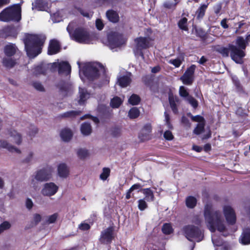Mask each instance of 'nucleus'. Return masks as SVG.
Returning <instances> with one entry per match:
<instances>
[{"label": "nucleus", "mask_w": 250, "mask_h": 250, "mask_svg": "<svg viewBox=\"0 0 250 250\" xmlns=\"http://www.w3.org/2000/svg\"><path fill=\"white\" fill-rule=\"evenodd\" d=\"M77 63L80 68V77L83 81H85V78L91 81L100 79L104 83H108L109 78L105 69L100 63L96 62H86L82 63V65L79 62Z\"/></svg>", "instance_id": "f257e3e1"}, {"label": "nucleus", "mask_w": 250, "mask_h": 250, "mask_svg": "<svg viewBox=\"0 0 250 250\" xmlns=\"http://www.w3.org/2000/svg\"><path fill=\"white\" fill-rule=\"evenodd\" d=\"M204 217L207 226L212 233H215L216 230L223 232L226 229L225 222L221 212L213 210L210 204H207L205 207Z\"/></svg>", "instance_id": "f03ea898"}, {"label": "nucleus", "mask_w": 250, "mask_h": 250, "mask_svg": "<svg viewBox=\"0 0 250 250\" xmlns=\"http://www.w3.org/2000/svg\"><path fill=\"white\" fill-rule=\"evenodd\" d=\"M43 35L27 34L24 40L25 48L28 56L34 58L41 53L42 47L45 41Z\"/></svg>", "instance_id": "7ed1b4c3"}, {"label": "nucleus", "mask_w": 250, "mask_h": 250, "mask_svg": "<svg viewBox=\"0 0 250 250\" xmlns=\"http://www.w3.org/2000/svg\"><path fill=\"white\" fill-rule=\"evenodd\" d=\"M76 26V23L75 22H70L67 27V30L69 33L70 37L78 42L81 43L88 44L91 43L93 40V37L92 35L83 28H77L73 31Z\"/></svg>", "instance_id": "20e7f679"}, {"label": "nucleus", "mask_w": 250, "mask_h": 250, "mask_svg": "<svg viewBox=\"0 0 250 250\" xmlns=\"http://www.w3.org/2000/svg\"><path fill=\"white\" fill-rule=\"evenodd\" d=\"M216 50L224 57H229L230 53L231 59L236 63L242 64L243 62L242 59L245 56V52L233 44H229L228 47L218 46L216 48Z\"/></svg>", "instance_id": "39448f33"}, {"label": "nucleus", "mask_w": 250, "mask_h": 250, "mask_svg": "<svg viewBox=\"0 0 250 250\" xmlns=\"http://www.w3.org/2000/svg\"><path fill=\"white\" fill-rule=\"evenodd\" d=\"M182 232L186 238L191 242H199L204 237L201 229L192 225L184 226L182 229Z\"/></svg>", "instance_id": "423d86ee"}, {"label": "nucleus", "mask_w": 250, "mask_h": 250, "mask_svg": "<svg viewBox=\"0 0 250 250\" xmlns=\"http://www.w3.org/2000/svg\"><path fill=\"white\" fill-rule=\"evenodd\" d=\"M54 168L51 166H47L38 171L35 173L34 178L31 180V185L35 187L36 183L35 180L39 182H43L49 180L52 175Z\"/></svg>", "instance_id": "0eeeda50"}, {"label": "nucleus", "mask_w": 250, "mask_h": 250, "mask_svg": "<svg viewBox=\"0 0 250 250\" xmlns=\"http://www.w3.org/2000/svg\"><path fill=\"white\" fill-rule=\"evenodd\" d=\"M123 35L117 32H111L107 35V41L104 43L111 50H116L124 44Z\"/></svg>", "instance_id": "6e6552de"}, {"label": "nucleus", "mask_w": 250, "mask_h": 250, "mask_svg": "<svg viewBox=\"0 0 250 250\" xmlns=\"http://www.w3.org/2000/svg\"><path fill=\"white\" fill-rule=\"evenodd\" d=\"M136 46L134 53L136 57L141 56L144 58L142 50L148 48L150 46V39L147 37H139L135 39Z\"/></svg>", "instance_id": "1a4fd4ad"}, {"label": "nucleus", "mask_w": 250, "mask_h": 250, "mask_svg": "<svg viewBox=\"0 0 250 250\" xmlns=\"http://www.w3.org/2000/svg\"><path fill=\"white\" fill-rule=\"evenodd\" d=\"M59 187L53 182L46 183L43 185L41 190L44 196L50 197L54 195L58 191Z\"/></svg>", "instance_id": "9d476101"}, {"label": "nucleus", "mask_w": 250, "mask_h": 250, "mask_svg": "<svg viewBox=\"0 0 250 250\" xmlns=\"http://www.w3.org/2000/svg\"><path fill=\"white\" fill-rule=\"evenodd\" d=\"M223 212L228 224L233 225L235 223L236 220V214L231 207L229 205L224 206Z\"/></svg>", "instance_id": "9b49d317"}, {"label": "nucleus", "mask_w": 250, "mask_h": 250, "mask_svg": "<svg viewBox=\"0 0 250 250\" xmlns=\"http://www.w3.org/2000/svg\"><path fill=\"white\" fill-rule=\"evenodd\" d=\"M195 68V65H191L187 69L184 75L181 77L180 79L184 84L186 85L191 84L193 81V74Z\"/></svg>", "instance_id": "f8f14e48"}, {"label": "nucleus", "mask_w": 250, "mask_h": 250, "mask_svg": "<svg viewBox=\"0 0 250 250\" xmlns=\"http://www.w3.org/2000/svg\"><path fill=\"white\" fill-rule=\"evenodd\" d=\"M8 14L11 17V21H19L21 19V8L19 5H15L5 8Z\"/></svg>", "instance_id": "ddd939ff"}, {"label": "nucleus", "mask_w": 250, "mask_h": 250, "mask_svg": "<svg viewBox=\"0 0 250 250\" xmlns=\"http://www.w3.org/2000/svg\"><path fill=\"white\" fill-rule=\"evenodd\" d=\"M114 229L109 227L103 230L101 235L100 241L103 243H109L114 238Z\"/></svg>", "instance_id": "4468645a"}, {"label": "nucleus", "mask_w": 250, "mask_h": 250, "mask_svg": "<svg viewBox=\"0 0 250 250\" xmlns=\"http://www.w3.org/2000/svg\"><path fill=\"white\" fill-rule=\"evenodd\" d=\"M55 66L58 67L59 73L60 75H64L66 76L70 75L71 72V66L66 62H56L53 63Z\"/></svg>", "instance_id": "2eb2a0df"}, {"label": "nucleus", "mask_w": 250, "mask_h": 250, "mask_svg": "<svg viewBox=\"0 0 250 250\" xmlns=\"http://www.w3.org/2000/svg\"><path fill=\"white\" fill-rule=\"evenodd\" d=\"M152 127L150 124L145 125L139 134V138L141 141L150 139Z\"/></svg>", "instance_id": "dca6fc26"}, {"label": "nucleus", "mask_w": 250, "mask_h": 250, "mask_svg": "<svg viewBox=\"0 0 250 250\" xmlns=\"http://www.w3.org/2000/svg\"><path fill=\"white\" fill-rule=\"evenodd\" d=\"M212 242L215 247V250H229L230 246L228 244H223L222 241L216 238L215 234H212Z\"/></svg>", "instance_id": "f3484780"}, {"label": "nucleus", "mask_w": 250, "mask_h": 250, "mask_svg": "<svg viewBox=\"0 0 250 250\" xmlns=\"http://www.w3.org/2000/svg\"><path fill=\"white\" fill-rule=\"evenodd\" d=\"M58 176L62 178H66L69 174V168L66 164L62 163L57 166Z\"/></svg>", "instance_id": "a211bd4d"}, {"label": "nucleus", "mask_w": 250, "mask_h": 250, "mask_svg": "<svg viewBox=\"0 0 250 250\" xmlns=\"http://www.w3.org/2000/svg\"><path fill=\"white\" fill-rule=\"evenodd\" d=\"M239 242L243 245L250 244V228H246L243 229L242 234L239 238Z\"/></svg>", "instance_id": "6ab92c4d"}, {"label": "nucleus", "mask_w": 250, "mask_h": 250, "mask_svg": "<svg viewBox=\"0 0 250 250\" xmlns=\"http://www.w3.org/2000/svg\"><path fill=\"white\" fill-rule=\"evenodd\" d=\"M48 2L46 0H35L32 3V8L40 11H47L48 9Z\"/></svg>", "instance_id": "aec40b11"}, {"label": "nucleus", "mask_w": 250, "mask_h": 250, "mask_svg": "<svg viewBox=\"0 0 250 250\" xmlns=\"http://www.w3.org/2000/svg\"><path fill=\"white\" fill-rule=\"evenodd\" d=\"M60 45L59 42L56 40L50 41L48 47V53L49 55H53L59 52Z\"/></svg>", "instance_id": "412c9836"}, {"label": "nucleus", "mask_w": 250, "mask_h": 250, "mask_svg": "<svg viewBox=\"0 0 250 250\" xmlns=\"http://www.w3.org/2000/svg\"><path fill=\"white\" fill-rule=\"evenodd\" d=\"M79 99L78 102L79 104L83 105L84 104L85 102L89 98V94L84 88H79Z\"/></svg>", "instance_id": "4be33fe9"}, {"label": "nucleus", "mask_w": 250, "mask_h": 250, "mask_svg": "<svg viewBox=\"0 0 250 250\" xmlns=\"http://www.w3.org/2000/svg\"><path fill=\"white\" fill-rule=\"evenodd\" d=\"M6 148L8 151L12 152H16L17 153H20L21 152L20 150L18 148L9 144L5 141L0 140V148Z\"/></svg>", "instance_id": "5701e85b"}, {"label": "nucleus", "mask_w": 250, "mask_h": 250, "mask_svg": "<svg viewBox=\"0 0 250 250\" xmlns=\"http://www.w3.org/2000/svg\"><path fill=\"white\" fill-rule=\"evenodd\" d=\"M73 136L71 130L68 128H64L62 129L60 133V136L64 142L69 141Z\"/></svg>", "instance_id": "b1692460"}, {"label": "nucleus", "mask_w": 250, "mask_h": 250, "mask_svg": "<svg viewBox=\"0 0 250 250\" xmlns=\"http://www.w3.org/2000/svg\"><path fill=\"white\" fill-rule=\"evenodd\" d=\"M17 63L16 60L12 56H5L2 60L3 65L8 68L13 67Z\"/></svg>", "instance_id": "393cba45"}, {"label": "nucleus", "mask_w": 250, "mask_h": 250, "mask_svg": "<svg viewBox=\"0 0 250 250\" xmlns=\"http://www.w3.org/2000/svg\"><path fill=\"white\" fill-rule=\"evenodd\" d=\"M106 15L108 20L112 22H117L119 20V16L118 13L112 10H108L106 13Z\"/></svg>", "instance_id": "a878e982"}, {"label": "nucleus", "mask_w": 250, "mask_h": 250, "mask_svg": "<svg viewBox=\"0 0 250 250\" xmlns=\"http://www.w3.org/2000/svg\"><path fill=\"white\" fill-rule=\"evenodd\" d=\"M17 49L16 46L14 44L9 43L6 45L4 48V53L6 56H12L16 52Z\"/></svg>", "instance_id": "bb28decb"}, {"label": "nucleus", "mask_w": 250, "mask_h": 250, "mask_svg": "<svg viewBox=\"0 0 250 250\" xmlns=\"http://www.w3.org/2000/svg\"><path fill=\"white\" fill-rule=\"evenodd\" d=\"M81 131L82 133L85 136L90 135L92 132L91 125L87 122H85L81 125Z\"/></svg>", "instance_id": "cd10ccee"}, {"label": "nucleus", "mask_w": 250, "mask_h": 250, "mask_svg": "<svg viewBox=\"0 0 250 250\" xmlns=\"http://www.w3.org/2000/svg\"><path fill=\"white\" fill-rule=\"evenodd\" d=\"M169 102L173 112L174 113H176L178 111V109L176 107V103L178 102V98L177 97H174L172 94H169Z\"/></svg>", "instance_id": "c85d7f7f"}, {"label": "nucleus", "mask_w": 250, "mask_h": 250, "mask_svg": "<svg viewBox=\"0 0 250 250\" xmlns=\"http://www.w3.org/2000/svg\"><path fill=\"white\" fill-rule=\"evenodd\" d=\"M11 140L17 145L21 144V137L16 131L13 130L10 132Z\"/></svg>", "instance_id": "c756f323"}, {"label": "nucleus", "mask_w": 250, "mask_h": 250, "mask_svg": "<svg viewBox=\"0 0 250 250\" xmlns=\"http://www.w3.org/2000/svg\"><path fill=\"white\" fill-rule=\"evenodd\" d=\"M143 194L145 195V200L147 202L153 201L154 200V195L152 191L149 188H145L142 190Z\"/></svg>", "instance_id": "7c9ffc66"}, {"label": "nucleus", "mask_w": 250, "mask_h": 250, "mask_svg": "<svg viewBox=\"0 0 250 250\" xmlns=\"http://www.w3.org/2000/svg\"><path fill=\"white\" fill-rule=\"evenodd\" d=\"M235 43L238 46L237 47L243 51L245 49L247 44H248L246 40L242 37H238L236 40Z\"/></svg>", "instance_id": "2f4dec72"}, {"label": "nucleus", "mask_w": 250, "mask_h": 250, "mask_svg": "<svg viewBox=\"0 0 250 250\" xmlns=\"http://www.w3.org/2000/svg\"><path fill=\"white\" fill-rule=\"evenodd\" d=\"M140 101V97L135 94H132L128 99V104L132 105H138Z\"/></svg>", "instance_id": "473e14b6"}, {"label": "nucleus", "mask_w": 250, "mask_h": 250, "mask_svg": "<svg viewBox=\"0 0 250 250\" xmlns=\"http://www.w3.org/2000/svg\"><path fill=\"white\" fill-rule=\"evenodd\" d=\"M77 155L81 159H84L89 156V152L85 148H80L77 150Z\"/></svg>", "instance_id": "72a5a7b5"}, {"label": "nucleus", "mask_w": 250, "mask_h": 250, "mask_svg": "<svg viewBox=\"0 0 250 250\" xmlns=\"http://www.w3.org/2000/svg\"><path fill=\"white\" fill-rule=\"evenodd\" d=\"M140 112L137 107H132L128 113V116L131 119H136L140 115Z\"/></svg>", "instance_id": "f704fd0d"}, {"label": "nucleus", "mask_w": 250, "mask_h": 250, "mask_svg": "<svg viewBox=\"0 0 250 250\" xmlns=\"http://www.w3.org/2000/svg\"><path fill=\"white\" fill-rule=\"evenodd\" d=\"M110 169L108 167H104L102 169V171L100 175V179L104 181L107 179L110 176Z\"/></svg>", "instance_id": "c9c22d12"}, {"label": "nucleus", "mask_w": 250, "mask_h": 250, "mask_svg": "<svg viewBox=\"0 0 250 250\" xmlns=\"http://www.w3.org/2000/svg\"><path fill=\"white\" fill-rule=\"evenodd\" d=\"M178 25L181 30L188 31V19L185 17L181 18L178 22Z\"/></svg>", "instance_id": "e433bc0d"}, {"label": "nucleus", "mask_w": 250, "mask_h": 250, "mask_svg": "<svg viewBox=\"0 0 250 250\" xmlns=\"http://www.w3.org/2000/svg\"><path fill=\"white\" fill-rule=\"evenodd\" d=\"M207 7L208 4H204L201 5L196 12L197 18L198 19H201L204 17Z\"/></svg>", "instance_id": "4c0bfd02"}, {"label": "nucleus", "mask_w": 250, "mask_h": 250, "mask_svg": "<svg viewBox=\"0 0 250 250\" xmlns=\"http://www.w3.org/2000/svg\"><path fill=\"white\" fill-rule=\"evenodd\" d=\"M7 9H4L0 13V21H11V17L8 14Z\"/></svg>", "instance_id": "58836bf2"}, {"label": "nucleus", "mask_w": 250, "mask_h": 250, "mask_svg": "<svg viewBox=\"0 0 250 250\" xmlns=\"http://www.w3.org/2000/svg\"><path fill=\"white\" fill-rule=\"evenodd\" d=\"M197 203L196 198L192 196H189L186 199V205L188 208H194Z\"/></svg>", "instance_id": "ea45409f"}, {"label": "nucleus", "mask_w": 250, "mask_h": 250, "mask_svg": "<svg viewBox=\"0 0 250 250\" xmlns=\"http://www.w3.org/2000/svg\"><path fill=\"white\" fill-rule=\"evenodd\" d=\"M59 217L58 213H55L52 215L48 216L45 220L46 223L47 224H53L56 222Z\"/></svg>", "instance_id": "a19ab883"}, {"label": "nucleus", "mask_w": 250, "mask_h": 250, "mask_svg": "<svg viewBox=\"0 0 250 250\" xmlns=\"http://www.w3.org/2000/svg\"><path fill=\"white\" fill-rule=\"evenodd\" d=\"M62 11H59L55 13H54L52 15H51V17L52 18V21L55 22H58L62 20Z\"/></svg>", "instance_id": "79ce46f5"}, {"label": "nucleus", "mask_w": 250, "mask_h": 250, "mask_svg": "<svg viewBox=\"0 0 250 250\" xmlns=\"http://www.w3.org/2000/svg\"><path fill=\"white\" fill-rule=\"evenodd\" d=\"M162 230L163 232L165 234H170L173 232L172 226L168 223L164 224Z\"/></svg>", "instance_id": "37998d69"}, {"label": "nucleus", "mask_w": 250, "mask_h": 250, "mask_svg": "<svg viewBox=\"0 0 250 250\" xmlns=\"http://www.w3.org/2000/svg\"><path fill=\"white\" fill-rule=\"evenodd\" d=\"M183 61V58L179 57L175 59H171L168 61V63L173 65L176 67H178L180 66Z\"/></svg>", "instance_id": "c03bdc74"}, {"label": "nucleus", "mask_w": 250, "mask_h": 250, "mask_svg": "<svg viewBox=\"0 0 250 250\" xmlns=\"http://www.w3.org/2000/svg\"><path fill=\"white\" fill-rule=\"evenodd\" d=\"M122 100L117 97L113 98L110 102V105L113 108H118L122 104Z\"/></svg>", "instance_id": "a18cd8bd"}, {"label": "nucleus", "mask_w": 250, "mask_h": 250, "mask_svg": "<svg viewBox=\"0 0 250 250\" xmlns=\"http://www.w3.org/2000/svg\"><path fill=\"white\" fill-rule=\"evenodd\" d=\"M45 72V68L42 65L36 67L33 71V73L36 76H38L40 74H44Z\"/></svg>", "instance_id": "49530a36"}, {"label": "nucleus", "mask_w": 250, "mask_h": 250, "mask_svg": "<svg viewBox=\"0 0 250 250\" xmlns=\"http://www.w3.org/2000/svg\"><path fill=\"white\" fill-rule=\"evenodd\" d=\"M205 124L204 123H198L193 130V133L196 135H199L204 130Z\"/></svg>", "instance_id": "de8ad7c7"}, {"label": "nucleus", "mask_w": 250, "mask_h": 250, "mask_svg": "<svg viewBox=\"0 0 250 250\" xmlns=\"http://www.w3.org/2000/svg\"><path fill=\"white\" fill-rule=\"evenodd\" d=\"M11 227V224L8 221H4L0 224V234L4 231L9 229Z\"/></svg>", "instance_id": "09e8293b"}, {"label": "nucleus", "mask_w": 250, "mask_h": 250, "mask_svg": "<svg viewBox=\"0 0 250 250\" xmlns=\"http://www.w3.org/2000/svg\"><path fill=\"white\" fill-rule=\"evenodd\" d=\"M142 186L139 184H136L133 185L128 190V192L126 194V199H129L131 197L130 193L134 190H138L141 188Z\"/></svg>", "instance_id": "8fccbe9b"}, {"label": "nucleus", "mask_w": 250, "mask_h": 250, "mask_svg": "<svg viewBox=\"0 0 250 250\" xmlns=\"http://www.w3.org/2000/svg\"><path fill=\"white\" fill-rule=\"evenodd\" d=\"M178 2L179 1L174 3L170 0H167L164 3V6L167 9H173L175 8Z\"/></svg>", "instance_id": "3c124183"}, {"label": "nucleus", "mask_w": 250, "mask_h": 250, "mask_svg": "<svg viewBox=\"0 0 250 250\" xmlns=\"http://www.w3.org/2000/svg\"><path fill=\"white\" fill-rule=\"evenodd\" d=\"M145 199H140L138 201V208L140 210H144L147 207V205Z\"/></svg>", "instance_id": "603ef678"}, {"label": "nucleus", "mask_w": 250, "mask_h": 250, "mask_svg": "<svg viewBox=\"0 0 250 250\" xmlns=\"http://www.w3.org/2000/svg\"><path fill=\"white\" fill-rule=\"evenodd\" d=\"M179 94L181 97H184L186 99L189 96L186 88L184 86H181L179 88Z\"/></svg>", "instance_id": "864d4df0"}, {"label": "nucleus", "mask_w": 250, "mask_h": 250, "mask_svg": "<svg viewBox=\"0 0 250 250\" xmlns=\"http://www.w3.org/2000/svg\"><path fill=\"white\" fill-rule=\"evenodd\" d=\"M35 158L33 152H30L27 154V156L24 159V162L25 163H31L35 161Z\"/></svg>", "instance_id": "5fc2aeb1"}, {"label": "nucleus", "mask_w": 250, "mask_h": 250, "mask_svg": "<svg viewBox=\"0 0 250 250\" xmlns=\"http://www.w3.org/2000/svg\"><path fill=\"white\" fill-rule=\"evenodd\" d=\"M191 118L192 121L198 122V123H204L205 124V121L204 118L200 115L197 116H191Z\"/></svg>", "instance_id": "6e6d98bb"}, {"label": "nucleus", "mask_w": 250, "mask_h": 250, "mask_svg": "<svg viewBox=\"0 0 250 250\" xmlns=\"http://www.w3.org/2000/svg\"><path fill=\"white\" fill-rule=\"evenodd\" d=\"M116 85H119L121 87H123V88L125 87V76H123L122 77L118 78Z\"/></svg>", "instance_id": "4d7b16f0"}, {"label": "nucleus", "mask_w": 250, "mask_h": 250, "mask_svg": "<svg viewBox=\"0 0 250 250\" xmlns=\"http://www.w3.org/2000/svg\"><path fill=\"white\" fill-rule=\"evenodd\" d=\"M194 108L198 106L197 101L192 97L189 96L186 99Z\"/></svg>", "instance_id": "13d9d810"}, {"label": "nucleus", "mask_w": 250, "mask_h": 250, "mask_svg": "<svg viewBox=\"0 0 250 250\" xmlns=\"http://www.w3.org/2000/svg\"><path fill=\"white\" fill-rule=\"evenodd\" d=\"M32 85L33 87L37 90L40 91H44V87L41 83L38 82H34L33 83Z\"/></svg>", "instance_id": "bf43d9fd"}, {"label": "nucleus", "mask_w": 250, "mask_h": 250, "mask_svg": "<svg viewBox=\"0 0 250 250\" xmlns=\"http://www.w3.org/2000/svg\"><path fill=\"white\" fill-rule=\"evenodd\" d=\"M42 219V216L40 214L36 213L33 215L32 221L35 225L39 223Z\"/></svg>", "instance_id": "052dcab7"}, {"label": "nucleus", "mask_w": 250, "mask_h": 250, "mask_svg": "<svg viewBox=\"0 0 250 250\" xmlns=\"http://www.w3.org/2000/svg\"><path fill=\"white\" fill-rule=\"evenodd\" d=\"M164 138L167 140H172L173 139V136L171 131L167 130L164 134Z\"/></svg>", "instance_id": "680f3d73"}, {"label": "nucleus", "mask_w": 250, "mask_h": 250, "mask_svg": "<svg viewBox=\"0 0 250 250\" xmlns=\"http://www.w3.org/2000/svg\"><path fill=\"white\" fill-rule=\"evenodd\" d=\"M96 26L97 29H98L99 30H101L102 29H103L104 26V24L101 19H98L96 20Z\"/></svg>", "instance_id": "e2e57ef3"}, {"label": "nucleus", "mask_w": 250, "mask_h": 250, "mask_svg": "<svg viewBox=\"0 0 250 250\" xmlns=\"http://www.w3.org/2000/svg\"><path fill=\"white\" fill-rule=\"evenodd\" d=\"M80 112L77 111H70L65 113V116L68 117H73L79 115Z\"/></svg>", "instance_id": "0e129e2a"}, {"label": "nucleus", "mask_w": 250, "mask_h": 250, "mask_svg": "<svg viewBox=\"0 0 250 250\" xmlns=\"http://www.w3.org/2000/svg\"><path fill=\"white\" fill-rule=\"evenodd\" d=\"M165 121L166 122V124L167 126L169 128H172V125H171L169 121V115L165 112Z\"/></svg>", "instance_id": "69168bd1"}, {"label": "nucleus", "mask_w": 250, "mask_h": 250, "mask_svg": "<svg viewBox=\"0 0 250 250\" xmlns=\"http://www.w3.org/2000/svg\"><path fill=\"white\" fill-rule=\"evenodd\" d=\"M79 228L82 230H87L90 229V225L87 223H83L79 225Z\"/></svg>", "instance_id": "338daca9"}, {"label": "nucleus", "mask_w": 250, "mask_h": 250, "mask_svg": "<svg viewBox=\"0 0 250 250\" xmlns=\"http://www.w3.org/2000/svg\"><path fill=\"white\" fill-rule=\"evenodd\" d=\"M33 202L31 200V199H30L29 198L27 199V200L26 201V208L28 209H30L33 207Z\"/></svg>", "instance_id": "774afa93"}]
</instances>
